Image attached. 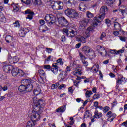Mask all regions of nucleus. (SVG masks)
Wrapping results in <instances>:
<instances>
[{
	"label": "nucleus",
	"mask_w": 127,
	"mask_h": 127,
	"mask_svg": "<svg viewBox=\"0 0 127 127\" xmlns=\"http://www.w3.org/2000/svg\"><path fill=\"white\" fill-rule=\"evenodd\" d=\"M33 102L34 105L32 112V119L39 120L41 114H42V112H43V108L45 106V101L42 99H38L37 97H34Z\"/></svg>",
	"instance_id": "obj_1"
},
{
	"label": "nucleus",
	"mask_w": 127,
	"mask_h": 127,
	"mask_svg": "<svg viewBox=\"0 0 127 127\" xmlns=\"http://www.w3.org/2000/svg\"><path fill=\"white\" fill-rule=\"evenodd\" d=\"M21 85L18 87V90L21 93L25 92H30L32 90L33 86L31 84V81L29 79H23L21 81Z\"/></svg>",
	"instance_id": "obj_2"
},
{
	"label": "nucleus",
	"mask_w": 127,
	"mask_h": 127,
	"mask_svg": "<svg viewBox=\"0 0 127 127\" xmlns=\"http://www.w3.org/2000/svg\"><path fill=\"white\" fill-rule=\"evenodd\" d=\"M107 11H108V7H107V6H103L100 8V15L98 17H94L92 20V23L94 26H97L98 24L101 22V21L99 20V18L100 20L104 19V18H105V16L106 15V12H107Z\"/></svg>",
	"instance_id": "obj_3"
},
{
	"label": "nucleus",
	"mask_w": 127,
	"mask_h": 127,
	"mask_svg": "<svg viewBox=\"0 0 127 127\" xmlns=\"http://www.w3.org/2000/svg\"><path fill=\"white\" fill-rule=\"evenodd\" d=\"M65 14L68 16L71 19L76 21L79 18V13L72 9L68 8L65 10Z\"/></svg>",
	"instance_id": "obj_4"
},
{
	"label": "nucleus",
	"mask_w": 127,
	"mask_h": 127,
	"mask_svg": "<svg viewBox=\"0 0 127 127\" xmlns=\"http://www.w3.org/2000/svg\"><path fill=\"white\" fill-rule=\"evenodd\" d=\"M57 63H54L52 64V68L51 69V72L54 74V75H57L58 74V63H60L61 66L63 65L64 62H62V59L61 58H59L57 61Z\"/></svg>",
	"instance_id": "obj_5"
},
{
	"label": "nucleus",
	"mask_w": 127,
	"mask_h": 127,
	"mask_svg": "<svg viewBox=\"0 0 127 127\" xmlns=\"http://www.w3.org/2000/svg\"><path fill=\"white\" fill-rule=\"evenodd\" d=\"M44 19L48 24V26H51V25L54 24L56 21V17L52 14H46Z\"/></svg>",
	"instance_id": "obj_6"
},
{
	"label": "nucleus",
	"mask_w": 127,
	"mask_h": 127,
	"mask_svg": "<svg viewBox=\"0 0 127 127\" xmlns=\"http://www.w3.org/2000/svg\"><path fill=\"white\" fill-rule=\"evenodd\" d=\"M51 6L52 7L53 9H55V10H59L60 9H63L64 7V4L63 2L58 1H53L51 2Z\"/></svg>",
	"instance_id": "obj_7"
},
{
	"label": "nucleus",
	"mask_w": 127,
	"mask_h": 127,
	"mask_svg": "<svg viewBox=\"0 0 127 127\" xmlns=\"http://www.w3.org/2000/svg\"><path fill=\"white\" fill-rule=\"evenodd\" d=\"M63 31L64 33H65L66 35H67L68 37H75L77 34V31L74 30H70L69 31L67 29L64 28Z\"/></svg>",
	"instance_id": "obj_8"
},
{
	"label": "nucleus",
	"mask_w": 127,
	"mask_h": 127,
	"mask_svg": "<svg viewBox=\"0 0 127 127\" xmlns=\"http://www.w3.org/2000/svg\"><path fill=\"white\" fill-rule=\"evenodd\" d=\"M32 112L31 113V115H30V118L31 121H28L27 123V127H34V126H35V124L34 122H37L38 121H39L40 120V116L39 117V119H32Z\"/></svg>",
	"instance_id": "obj_9"
},
{
	"label": "nucleus",
	"mask_w": 127,
	"mask_h": 127,
	"mask_svg": "<svg viewBox=\"0 0 127 127\" xmlns=\"http://www.w3.org/2000/svg\"><path fill=\"white\" fill-rule=\"evenodd\" d=\"M75 70L74 72V75H82V71H83V68L81 65H75Z\"/></svg>",
	"instance_id": "obj_10"
},
{
	"label": "nucleus",
	"mask_w": 127,
	"mask_h": 127,
	"mask_svg": "<svg viewBox=\"0 0 127 127\" xmlns=\"http://www.w3.org/2000/svg\"><path fill=\"white\" fill-rule=\"evenodd\" d=\"M67 76H68V74H67V72L64 71H61L58 76L59 81L60 82H62V81H64V79H65V78H66Z\"/></svg>",
	"instance_id": "obj_11"
},
{
	"label": "nucleus",
	"mask_w": 127,
	"mask_h": 127,
	"mask_svg": "<svg viewBox=\"0 0 127 127\" xmlns=\"http://www.w3.org/2000/svg\"><path fill=\"white\" fill-rule=\"evenodd\" d=\"M126 82V78L121 77L118 78L116 81V89H119V86H120V85H123V84H125Z\"/></svg>",
	"instance_id": "obj_12"
},
{
	"label": "nucleus",
	"mask_w": 127,
	"mask_h": 127,
	"mask_svg": "<svg viewBox=\"0 0 127 127\" xmlns=\"http://www.w3.org/2000/svg\"><path fill=\"white\" fill-rule=\"evenodd\" d=\"M2 10H3V7L1 6H0V21H1V22H4L5 23V22H6V18H5L3 13L1 12Z\"/></svg>",
	"instance_id": "obj_13"
},
{
	"label": "nucleus",
	"mask_w": 127,
	"mask_h": 127,
	"mask_svg": "<svg viewBox=\"0 0 127 127\" xmlns=\"http://www.w3.org/2000/svg\"><path fill=\"white\" fill-rule=\"evenodd\" d=\"M27 32H29V30H28V29H26L25 28H22L21 29V30H20L19 31V35L21 37H23L24 36H25L26 33H27Z\"/></svg>",
	"instance_id": "obj_14"
},
{
	"label": "nucleus",
	"mask_w": 127,
	"mask_h": 127,
	"mask_svg": "<svg viewBox=\"0 0 127 127\" xmlns=\"http://www.w3.org/2000/svg\"><path fill=\"white\" fill-rule=\"evenodd\" d=\"M92 31H93V27H88L85 32L84 33L83 36H84V37H86V38H88V37H90V34H91V32H92Z\"/></svg>",
	"instance_id": "obj_15"
},
{
	"label": "nucleus",
	"mask_w": 127,
	"mask_h": 127,
	"mask_svg": "<svg viewBox=\"0 0 127 127\" xmlns=\"http://www.w3.org/2000/svg\"><path fill=\"white\" fill-rule=\"evenodd\" d=\"M25 13V14H28L26 18V19H29V20H31L33 17V15H34V12L31 11L30 10H26Z\"/></svg>",
	"instance_id": "obj_16"
},
{
	"label": "nucleus",
	"mask_w": 127,
	"mask_h": 127,
	"mask_svg": "<svg viewBox=\"0 0 127 127\" xmlns=\"http://www.w3.org/2000/svg\"><path fill=\"white\" fill-rule=\"evenodd\" d=\"M8 60L9 63L11 64H13L14 63H17V62H18L19 59L18 57L16 56L13 57V58H12L11 56H10L8 57Z\"/></svg>",
	"instance_id": "obj_17"
},
{
	"label": "nucleus",
	"mask_w": 127,
	"mask_h": 127,
	"mask_svg": "<svg viewBox=\"0 0 127 127\" xmlns=\"http://www.w3.org/2000/svg\"><path fill=\"white\" fill-rule=\"evenodd\" d=\"M79 56L82 60L83 64L84 65V66H85V67H87V66H88V62L85 61L86 60V57H85V56H84V55H83V54H82V53H79Z\"/></svg>",
	"instance_id": "obj_18"
},
{
	"label": "nucleus",
	"mask_w": 127,
	"mask_h": 127,
	"mask_svg": "<svg viewBox=\"0 0 127 127\" xmlns=\"http://www.w3.org/2000/svg\"><path fill=\"white\" fill-rule=\"evenodd\" d=\"M13 67L10 65H6L3 67V70L5 73H9L13 69Z\"/></svg>",
	"instance_id": "obj_19"
},
{
	"label": "nucleus",
	"mask_w": 127,
	"mask_h": 127,
	"mask_svg": "<svg viewBox=\"0 0 127 127\" xmlns=\"http://www.w3.org/2000/svg\"><path fill=\"white\" fill-rule=\"evenodd\" d=\"M99 53L103 56H107V55H108V53H107V50H106L105 48L102 46H100Z\"/></svg>",
	"instance_id": "obj_20"
},
{
	"label": "nucleus",
	"mask_w": 127,
	"mask_h": 127,
	"mask_svg": "<svg viewBox=\"0 0 127 127\" xmlns=\"http://www.w3.org/2000/svg\"><path fill=\"white\" fill-rule=\"evenodd\" d=\"M89 23V20L88 19H84L80 22V26L81 27H86Z\"/></svg>",
	"instance_id": "obj_21"
},
{
	"label": "nucleus",
	"mask_w": 127,
	"mask_h": 127,
	"mask_svg": "<svg viewBox=\"0 0 127 127\" xmlns=\"http://www.w3.org/2000/svg\"><path fill=\"white\" fill-rule=\"evenodd\" d=\"M66 111V105L59 107L56 110L57 113H63Z\"/></svg>",
	"instance_id": "obj_22"
},
{
	"label": "nucleus",
	"mask_w": 127,
	"mask_h": 127,
	"mask_svg": "<svg viewBox=\"0 0 127 127\" xmlns=\"http://www.w3.org/2000/svg\"><path fill=\"white\" fill-rule=\"evenodd\" d=\"M11 70V74L13 77H16L19 73V69L17 68H13Z\"/></svg>",
	"instance_id": "obj_23"
},
{
	"label": "nucleus",
	"mask_w": 127,
	"mask_h": 127,
	"mask_svg": "<svg viewBox=\"0 0 127 127\" xmlns=\"http://www.w3.org/2000/svg\"><path fill=\"white\" fill-rule=\"evenodd\" d=\"M102 117V113L99 112L98 110H96L94 112V115L93 116L94 118H96V119H100Z\"/></svg>",
	"instance_id": "obj_24"
},
{
	"label": "nucleus",
	"mask_w": 127,
	"mask_h": 127,
	"mask_svg": "<svg viewBox=\"0 0 127 127\" xmlns=\"http://www.w3.org/2000/svg\"><path fill=\"white\" fill-rule=\"evenodd\" d=\"M66 5L72 6V4L75 3V0H65Z\"/></svg>",
	"instance_id": "obj_25"
},
{
	"label": "nucleus",
	"mask_w": 127,
	"mask_h": 127,
	"mask_svg": "<svg viewBox=\"0 0 127 127\" xmlns=\"http://www.w3.org/2000/svg\"><path fill=\"white\" fill-rule=\"evenodd\" d=\"M114 26L115 30H121L122 29L121 24H120V23H119L118 22H114Z\"/></svg>",
	"instance_id": "obj_26"
},
{
	"label": "nucleus",
	"mask_w": 127,
	"mask_h": 127,
	"mask_svg": "<svg viewBox=\"0 0 127 127\" xmlns=\"http://www.w3.org/2000/svg\"><path fill=\"white\" fill-rule=\"evenodd\" d=\"M39 30L40 32H45V31H47V30H48V28L45 25L40 26L39 27Z\"/></svg>",
	"instance_id": "obj_27"
},
{
	"label": "nucleus",
	"mask_w": 127,
	"mask_h": 127,
	"mask_svg": "<svg viewBox=\"0 0 127 127\" xmlns=\"http://www.w3.org/2000/svg\"><path fill=\"white\" fill-rule=\"evenodd\" d=\"M117 117V115H116L115 113H111L110 117L108 118L107 121L108 122H113L114 121V119Z\"/></svg>",
	"instance_id": "obj_28"
},
{
	"label": "nucleus",
	"mask_w": 127,
	"mask_h": 127,
	"mask_svg": "<svg viewBox=\"0 0 127 127\" xmlns=\"http://www.w3.org/2000/svg\"><path fill=\"white\" fill-rule=\"evenodd\" d=\"M40 93H41V90L40 88H39V87H37L33 91V93L35 96H38Z\"/></svg>",
	"instance_id": "obj_29"
},
{
	"label": "nucleus",
	"mask_w": 127,
	"mask_h": 127,
	"mask_svg": "<svg viewBox=\"0 0 127 127\" xmlns=\"http://www.w3.org/2000/svg\"><path fill=\"white\" fill-rule=\"evenodd\" d=\"M32 1L34 5H40L42 4L41 0H32Z\"/></svg>",
	"instance_id": "obj_30"
},
{
	"label": "nucleus",
	"mask_w": 127,
	"mask_h": 127,
	"mask_svg": "<svg viewBox=\"0 0 127 127\" xmlns=\"http://www.w3.org/2000/svg\"><path fill=\"white\" fill-rule=\"evenodd\" d=\"M82 51H83V52H84V53H86V54L90 53V52H91L90 47L88 46H84L82 48Z\"/></svg>",
	"instance_id": "obj_31"
},
{
	"label": "nucleus",
	"mask_w": 127,
	"mask_h": 127,
	"mask_svg": "<svg viewBox=\"0 0 127 127\" xmlns=\"http://www.w3.org/2000/svg\"><path fill=\"white\" fill-rule=\"evenodd\" d=\"M13 38L10 35H7L5 37V40L7 43H9L10 42H12Z\"/></svg>",
	"instance_id": "obj_32"
},
{
	"label": "nucleus",
	"mask_w": 127,
	"mask_h": 127,
	"mask_svg": "<svg viewBox=\"0 0 127 127\" xmlns=\"http://www.w3.org/2000/svg\"><path fill=\"white\" fill-rule=\"evenodd\" d=\"M91 71L93 72V73H97V72L99 71V65H94L91 68Z\"/></svg>",
	"instance_id": "obj_33"
},
{
	"label": "nucleus",
	"mask_w": 127,
	"mask_h": 127,
	"mask_svg": "<svg viewBox=\"0 0 127 127\" xmlns=\"http://www.w3.org/2000/svg\"><path fill=\"white\" fill-rule=\"evenodd\" d=\"M38 73L40 75V77L43 78H45V72L42 69H40L38 70Z\"/></svg>",
	"instance_id": "obj_34"
},
{
	"label": "nucleus",
	"mask_w": 127,
	"mask_h": 127,
	"mask_svg": "<svg viewBox=\"0 0 127 127\" xmlns=\"http://www.w3.org/2000/svg\"><path fill=\"white\" fill-rule=\"evenodd\" d=\"M87 38H88L85 37L84 36V37L82 36L79 38L78 41H80L81 43H86V39H87Z\"/></svg>",
	"instance_id": "obj_35"
},
{
	"label": "nucleus",
	"mask_w": 127,
	"mask_h": 127,
	"mask_svg": "<svg viewBox=\"0 0 127 127\" xmlns=\"http://www.w3.org/2000/svg\"><path fill=\"white\" fill-rule=\"evenodd\" d=\"M59 20H63V22L65 24H68V20L64 17H61L59 18Z\"/></svg>",
	"instance_id": "obj_36"
},
{
	"label": "nucleus",
	"mask_w": 127,
	"mask_h": 127,
	"mask_svg": "<svg viewBox=\"0 0 127 127\" xmlns=\"http://www.w3.org/2000/svg\"><path fill=\"white\" fill-rule=\"evenodd\" d=\"M86 16L88 18H93L94 17V14L91 13L90 11H87Z\"/></svg>",
	"instance_id": "obj_37"
},
{
	"label": "nucleus",
	"mask_w": 127,
	"mask_h": 127,
	"mask_svg": "<svg viewBox=\"0 0 127 127\" xmlns=\"http://www.w3.org/2000/svg\"><path fill=\"white\" fill-rule=\"evenodd\" d=\"M91 95H93V92L91 90H87L85 93L86 98H90Z\"/></svg>",
	"instance_id": "obj_38"
},
{
	"label": "nucleus",
	"mask_w": 127,
	"mask_h": 127,
	"mask_svg": "<svg viewBox=\"0 0 127 127\" xmlns=\"http://www.w3.org/2000/svg\"><path fill=\"white\" fill-rule=\"evenodd\" d=\"M79 9L81 10V11H83L85 12L86 11V10L87 9V7L85 6V5H80L79 6Z\"/></svg>",
	"instance_id": "obj_39"
},
{
	"label": "nucleus",
	"mask_w": 127,
	"mask_h": 127,
	"mask_svg": "<svg viewBox=\"0 0 127 127\" xmlns=\"http://www.w3.org/2000/svg\"><path fill=\"white\" fill-rule=\"evenodd\" d=\"M21 1L27 5L31 3V1L30 0H21Z\"/></svg>",
	"instance_id": "obj_40"
},
{
	"label": "nucleus",
	"mask_w": 127,
	"mask_h": 127,
	"mask_svg": "<svg viewBox=\"0 0 127 127\" xmlns=\"http://www.w3.org/2000/svg\"><path fill=\"white\" fill-rule=\"evenodd\" d=\"M90 117H91V113H90L89 111H86L84 114V118L87 119L88 118H90Z\"/></svg>",
	"instance_id": "obj_41"
},
{
	"label": "nucleus",
	"mask_w": 127,
	"mask_h": 127,
	"mask_svg": "<svg viewBox=\"0 0 127 127\" xmlns=\"http://www.w3.org/2000/svg\"><path fill=\"white\" fill-rule=\"evenodd\" d=\"M11 84H10V83L7 84L6 85L2 87V90L3 91H4V92H5V91H7L8 90V87H9V86H11Z\"/></svg>",
	"instance_id": "obj_42"
},
{
	"label": "nucleus",
	"mask_w": 127,
	"mask_h": 127,
	"mask_svg": "<svg viewBox=\"0 0 127 127\" xmlns=\"http://www.w3.org/2000/svg\"><path fill=\"white\" fill-rule=\"evenodd\" d=\"M107 36V34L105 32H102L100 35V37L99 38V39L100 40H104V38Z\"/></svg>",
	"instance_id": "obj_43"
},
{
	"label": "nucleus",
	"mask_w": 127,
	"mask_h": 127,
	"mask_svg": "<svg viewBox=\"0 0 127 127\" xmlns=\"http://www.w3.org/2000/svg\"><path fill=\"white\" fill-rule=\"evenodd\" d=\"M44 69L45 70H47V71H50V69H51V66L49 65H44Z\"/></svg>",
	"instance_id": "obj_44"
},
{
	"label": "nucleus",
	"mask_w": 127,
	"mask_h": 127,
	"mask_svg": "<svg viewBox=\"0 0 127 127\" xmlns=\"http://www.w3.org/2000/svg\"><path fill=\"white\" fill-rule=\"evenodd\" d=\"M127 10V8H126L125 9H119V12H121V14L124 16V14L126 13V11Z\"/></svg>",
	"instance_id": "obj_45"
},
{
	"label": "nucleus",
	"mask_w": 127,
	"mask_h": 127,
	"mask_svg": "<svg viewBox=\"0 0 127 127\" xmlns=\"http://www.w3.org/2000/svg\"><path fill=\"white\" fill-rule=\"evenodd\" d=\"M100 97H101V95H100V94H95L93 96V99L94 100H96V99L100 98Z\"/></svg>",
	"instance_id": "obj_46"
},
{
	"label": "nucleus",
	"mask_w": 127,
	"mask_h": 127,
	"mask_svg": "<svg viewBox=\"0 0 127 127\" xmlns=\"http://www.w3.org/2000/svg\"><path fill=\"white\" fill-rule=\"evenodd\" d=\"M109 111H110V107H108V106H105L104 108H103V113H107V112H109Z\"/></svg>",
	"instance_id": "obj_47"
},
{
	"label": "nucleus",
	"mask_w": 127,
	"mask_h": 127,
	"mask_svg": "<svg viewBox=\"0 0 127 127\" xmlns=\"http://www.w3.org/2000/svg\"><path fill=\"white\" fill-rule=\"evenodd\" d=\"M39 23L40 24L41 26H44V24H45V21L44 20H39Z\"/></svg>",
	"instance_id": "obj_48"
},
{
	"label": "nucleus",
	"mask_w": 127,
	"mask_h": 127,
	"mask_svg": "<svg viewBox=\"0 0 127 127\" xmlns=\"http://www.w3.org/2000/svg\"><path fill=\"white\" fill-rule=\"evenodd\" d=\"M66 40V37L64 35H63L61 38V41H62V42H65Z\"/></svg>",
	"instance_id": "obj_49"
},
{
	"label": "nucleus",
	"mask_w": 127,
	"mask_h": 127,
	"mask_svg": "<svg viewBox=\"0 0 127 127\" xmlns=\"http://www.w3.org/2000/svg\"><path fill=\"white\" fill-rule=\"evenodd\" d=\"M105 23L107 24V26H110V25H111V20L109 19H106L105 20Z\"/></svg>",
	"instance_id": "obj_50"
},
{
	"label": "nucleus",
	"mask_w": 127,
	"mask_h": 127,
	"mask_svg": "<svg viewBox=\"0 0 127 127\" xmlns=\"http://www.w3.org/2000/svg\"><path fill=\"white\" fill-rule=\"evenodd\" d=\"M106 3L108 5H111L113 4V3H114V2L113 1V0H107L106 1Z\"/></svg>",
	"instance_id": "obj_51"
},
{
	"label": "nucleus",
	"mask_w": 127,
	"mask_h": 127,
	"mask_svg": "<svg viewBox=\"0 0 127 127\" xmlns=\"http://www.w3.org/2000/svg\"><path fill=\"white\" fill-rule=\"evenodd\" d=\"M58 86V83L52 84L51 86V89L52 90H54L55 89H56V87Z\"/></svg>",
	"instance_id": "obj_52"
},
{
	"label": "nucleus",
	"mask_w": 127,
	"mask_h": 127,
	"mask_svg": "<svg viewBox=\"0 0 127 127\" xmlns=\"http://www.w3.org/2000/svg\"><path fill=\"white\" fill-rule=\"evenodd\" d=\"M19 74L20 77H23V76H24V72L21 70H19Z\"/></svg>",
	"instance_id": "obj_53"
},
{
	"label": "nucleus",
	"mask_w": 127,
	"mask_h": 127,
	"mask_svg": "<svg viewBox=\"0 0 127 127\" xmlns=\"http://www.w3.org/2000/svg\"><path fill=\"white\" fill-rule=\"evenodd\" d=\"M64 72H66V74H68V73H70L71 72V67L70 66H67L66 68V70Z\"/></svg>",
	"instance_id": "obj_54"
},
{
	"label": "nucleus",
	"mask_w": 127,
	"mask_h": 127,
	"mask_svg": "<svg viewBox=\"0 0 127 127\" xmlns=\"http://www.w3.org/2000/svg\"><path fill=\"white\" fill-rule=\"evenodd\" d=\"M46 52L48 53H51V52H52V51L53 50V49L49 48H46Z\"/></svg>",
	"instance_id": "obj_55"
},
{
	"label": "nucleus",
	"mask_w": 127,
	"mask_h": 127,
	"mask_svg": "<svg viewBox=\"0 0 127 127\" xmlns=\"http://www.w3.org/2000/svg\"><path fill=\"white\" fill-rule=\"evenodd\" d=\"M127 38L123 37V36H119V39L121 41H123V42H125L126 41V39Z\"/></svg>",
	"instance_id": "obj_56"
},
{
	"label": "nucleus",
	"mask_w": 127,
	"mask_h": 127,
	"mask_svg": "<svg viewBox=\"0 0 127 127\" xmlns=\"http://www.w3.org/2000/svg\"><path fill=\"white\" fill-rule=\"evenodd\" d=\"M94 107H95V110L98 109V107H99V102L98 101H95L94 104Z\"/></svg>",
	"instance_id": "obj_57"
},
{
	"label": "nucleus",
	"mask_w": 127,
	"mask_h": 127,
	"mask_svg": "<svg viewBox=\"0 0 127 127\" xmlns=\"http://www.w3.org/2000/svg\"><path fill=\"white\" fill-rule=\"evenodd\" d=\"M13 24L15 25V27H19L20 26V25H19V22H18L17 21L13 23Z\"/></svg>",
	"instance_id": "obj_58"
},
{
	"label": "nucleus",
	"mask_w": 127,
	"mask_h": 127,
	"mask_svg": "<svg viewBox=\"0 0 127 127\" xmlns=\"http://www.w3.org/2000/svg\"><path fill=\"white\" fill-rule=\"evenodd\" d=\"M13 10L16 12L19 10V8L18 7H17V6H13Z\"/></svg>",
	"instance_id": "obj_59"
},
{
	"label": "nucleus",
	"mask_w": 127,
	"mask_h": 127,
	"mask_svg": "<svg viewBox=\"0 0 127 127\" xmlns=\"http://www.w3.org/2000/svg\"><path fill=\"white\" fill-rule=\"evenodd\" d=\"M116 50H109V52L110 53H111L112 54H115V53L116 54V53H117V52H116Z\"/></svg>",
	"instance_id": "obj_60"
},
{
	"label": "nucleus",
	"mask_w": 127,
	"mask_h": 127,
	"mask_svg": "<svg viewBox=\"0 0 127 127\" xmlns=\"http://www.w3.org/2000/svg\"><path fill=\"white\" fill-rule=\"evenodd\" d=\"M112 114V111H109L106 114V117L108 118H109V117L111 116V115Z\"/></svg>",
	"instance_id": "obj_61"
},
{
	"label": "nucleus",
	"mask_w": 127,
	"mask_h": 127,
	"mask_svg": "<svg viewBox=\"0 0 127 127\" xmlns=\"http://www.w3.org/2000/svg\"><path fill=\"white\" fill-rule=\"evenodd\" d=\"M113 34H114V35H115V36H118V35H119L120 33H119V31H116L113 32Z\"/></svg>",
	"instance_id": "obj_62"
},
{
	"label": "nucleus",
	"mask_w": 127,
	"mask_h": 127,
	"mask_svg": "<svg viewBox=\"0 0 127 127\" xmlns=\"http://www.w3.org/2000/svg\"><path fill=\"white\" fill-rule=\"evenodd\" d=\"M124 51V50H118L116 52V54H120V53H123Z\"/></svg>",
	"instance_id": "obj_63"
},
{
	"label": "nucleus",
	"mask_w": 127,
	"mask_h": 127,
	"mask_svg": "<svg viewBox=\"0 0 127 127\" xmlns=\"http://www.w3.org/2000/svg\"><path fill=\"white\" fill-rule=\"evenodd\" d=\"M81 45H82V44L81 43H78V44H77L76 45H75V48H79L80 47H81Z\"/></svg>",
	"instance_id": "obj_64"
}]
</instances>
